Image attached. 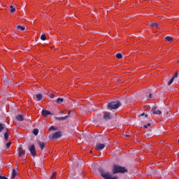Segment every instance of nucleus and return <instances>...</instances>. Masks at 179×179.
<instances>
[{
    "label": "nucleus",
    "instance_id": "nucleus-8",
    "mask_svg": "<svg viewBox=\"0 0 179 179\" xmlns=\"http://www.w3.org/2000/svg\"><path fill=\"white\" fill-rule=\"evenodd\" d=\"M96 150H103L106 148V145L103 143H97L95 145Z\"/></svg>",
    "mask_w": 179,
    "mask_h": 179
},
{
    "label": "nucleus",
    "instance_id": "nucleus-34",
    "mask_svg": "<svg viewBox=\"0 0 179 179\" xmlns=\"http://www.w3.org/2000/svg\"><path fill=\"white\" fill-rule=\"evenodd\" d=\"M0 179H8V178L5 176H0Z\"/></svg>",
    "mask_w": 179,
    "mask_h": 179
},
{
    "label": "nucleus",
    "instance_id": "nucleus-40",
    "mask_svg": "<svg viewBox=\"0 0 179 179\" xmlns=\"http://www.w3.org/2000/svg\"><path fill=\"white\" fill-rule=\"evenodd\" d=\"M178 64H179V59L177 60Z\"/></svg>",
    "mask_w": 179,
    "mask_h": 179
},
{
    "label": "nucleus",
    "instance_id": "nucleus-29",
    "mask_svg": "<svg viewBox=\"0 0 179 179\" xmlns=\"http://www.w3.org/2000/svg\"><path fill=\"white\" fill-rule=\"evenodd\" d=\"M173 79H176V78H178V73H176L173 76H172Z\"/></svg>",
    "mask_w": 179,
    "mask_h": 179
},
{
    "label": "nucleus",
    "instance_id": "nucleus-5",
    "mask_svg": "<svg viewBox=\"0 0 179 179\" xmlns=\"http://www.w3.org/2000/svg\"><path fill=\"white\" fill-rule=\"evenodd\" d=\"M62 133L61 131H57L52 134V137H50L51 141H54V139H58V138H61Z\"/></svg>",
    "mask_w": 179,
    "mask_h": 179
},
{
    "label": "nucleus",
    "instance_id": "nucleus-26",
    "mask_svg": "<svg viewBox=\"0 0 179 179\" xmlns=\"http://www.w3.org/2000/svg\"><path fill=\"white\" fill-rule=\"evenodd\" d=\"M166 40H167V41H169V43H171V41H173V38H171L170 36H166Z\"/></svg>",
    "mask_w": 179,
    "mask_h": 179
},
{
    "label": "nucleus",
    "instance_id": "nucleus-3",
    "mask_svg": "<svg viewBox=\"0 0 179 179\" xmlns=\"http://www.w3.org/2000/svg\"><path fill=\"white\" fill-rule=\"evenodd\" d=\"M120 106H121L120 101H111L108 103V108H110V110H117Z\"/></svg>",
    "mask_w": 179,
    "mask_h": 179
},
{
    "label": "nucleus",
    "instance_id": "nucleus-15",
    "mask_svg": "<svg viewBox=\"0 0 179 179\" xmlns=\"http://www.w3.org/2000/svg\"><path fill=\"white\" fill-rule=\"evenodd\" d=\"M16 120L17 121H24V117H23V115H18L16 116Z\"/></svg>",
    "mask_w": 179,
    "mask_h": 179
},
{
    "label": "nucleus",
    "instance_id": "nucleus-17",
    "mask_svg": "<svg viewBox=\"0 0 179 179\" xmlns=\"http://www.w3.org/2000/svg\"><path fill=\"white\" fill-rule=\"evenodd\" d=\"M17 30H22V31H24L26 30V28L24 27H22L20 25L17 26Z\"/></svg>",
    "mask_w": 179,
    "mask_h": 179
},
{
    "label": "nucleus",
    "instance_id": "nucleus-7",
    "mask_svg": "<svg viewBox=\"0 0 179 179\" xmlns=\"http://www.w3.org/2000/svg\"><path fill=\"white\" fill-rule=\"evenodd\" d=\"M41 114H42V115H43V117H45L46 118L49 115H54V113H52L50 110H48L45 109L42 110Z\"/></svg>",
    "mask_w": 179,
    "mask_h": 179
},
{
    "label": "nucleus",
    "instance_id": "nucleus-25",
    "mask_svg": "<svg viewBox=\"0 0 179 179\" xmlns=\"http://www.w3.org/2000/svg\"><path fill=\"white\" fill-rule=\"evenodd\" d=\"M56 176H57V172H52L50 179H55Z\"/></svg>",
    "mask_w": 179,
    "mask_h": 179
},
{
    "label": "nucleus",
    "instance_id": "nucleus-12",
    "mask_svg": "<svg viewBox=\"0 0 179 179\" xmlns=\"http://www.w3.org/2000/svg\"><path fill=\"white\" fill-rule=\"evenodd\" d=\"M24 152H25L24 150H23L22 147H20L18 150V157H21L22 155H24Z\"/></svg>",
    "mask_w": 179,
    "mask_h": 179
},
{
    "label": "nucleus",
    "instance_id": "nucleus-36",
    "mask_svg": "<svg viewBox=\"0 0 179 179\" xmlns=\"http://www.w3.org/2000/svg\"><path fill=\"white\" fill-rule=\"evenodd\" d=\"M143 115H145V113H141L140 117H143Z\"/></svg>",
    "mask_w": 179,
    "mask_h": 179
},
{
    "label": "nucleus",
    "instance_id": "nucleus-32",
    "mask_svg": "<svg viewBox=\"0 0 179 179\" xmlns=\"http://www.w3.org/2000/svg\"><path fill=\"white\" fill-rule=\"evenodd\" d=\"M148 127H150V123H148L147 124L144 125V128H148Z\"/></svg>",
    "mask_w": 179,
    "mask_h": 179
},
{
    "label": "nucleus",
    "instance_id": "nucleus-20",
    "mask_svg": "<svg viewBox=\"0 0 179 179\" xmlns=\"http://www.w3.org/2000/svg\"><path fill=\"white\" fill-rule=\"evenodd\" d=\"M63 101H64V99H62V98H58L57 99V104H61V103H62Z\"/></svg>",
    "mask_w": 179,
    "mask_h": 179
},
{
    "label": "nucleus",
    "instance_id": "nucleus-16",
    "mask_svg": "<svg viewBox=\"0 0 179 179\" xmlns=\"http://www.w3.org/2000/svg\"><path fill=\"white\" fill-rule=\"evenodd\" d=\"M17 174V172H16V169H13V173L11 176V178H15Z\"/></svg>",
    "mask_w": 179,
    "mask_h": 179
},
{
    "label": "nucleus",
    "instance_id": "nucleus-6",
    "mask_svg": "<svg viewBox=\"0 0 179 179\" xmlns=\"http://www.w3.org/2000/svg\"><path fill=\"white\" fill-rule=\"evenodd\" d=\"M151 113H152V114H156L157 115H162V110L157 109V108L156 106H153L151 108Z\"/></svg>",
    "mask_w": 179,
    "mask_h": 179
},
{
    "label": "nucleus",
    "instance_id": "nucleus-42",
    "mask_svg": "<svg viewBox=\"0 0 179 179\" xmlns=\"http://www.w3.org/2000/svg\"><path fill=\"white\" fill-rule=\"evenodd\" d=\"M145 117H148V115H145Z\"/></svg>",
    "mask_w": 179,
    "mask_h": 179
},
{
    "label": "nucleus",
    "instance_id": "nucleus-30",
    "mask_svg": "<svg viewBox=\"0 0 179 179\" xmlns=\"http://www.w3.org/2000/svg\"><path fill=\"white\" fill-rule=\"evenodd\" d=\"M54 97H55V94H50V99H54Z\"/></svg>",
    "mask_w": 179,
    "mask_h": 179
},
{
    "label": "nucleus",
    "instance_id": "nucleus-2",
    "mask_svg": "<svg viewBox=\"0 0 179 179\" xmlns=\"http://www.w3.org/2000/svg\"><path fill=\"white\" fill-rule=\"evenodd\" d=\"M112 173L113 174H118V173H122L124 174L125 173H128V170L124 166L114 165L112 169Z\"/></svg>",
    "mask_w": 179,
    "mask_h": 179
},
{
    "label": "nucleus",
    "instance_id": "nucleus-33",
    "mask_svg": "<svg viewBox=\"0 0 179 179\" xmlns=\"http://www.w3.org/2000/svg\"><path fill=\"white\" fill-rule=\"evenodd\" d=\"M147 99H152V94H149L148 96H147Z\"/></svg>",
    "mask_w": 179,
    "mask_h": 179
},
{
    "label": "nucleus",
    "instance_id": "nucleus-43",
    "mask_svg": "<svg viewBox=\"0 0 179 179\" xmlns=\"http://www.w3.org/2000/svg\"><path fill=\"white\" fill-rule=\"evenodd\" d=\"M166 114H169V112H166Z\"/></svg>",
    "mask_w": 179,
    "mask_h": 179
},
{
    "label": "nucleus",
    "instance_id": "nucleus-35",
    "mask_svg": "<svg viewBox=\"0 0 179 179\" xmlns=\"http://www.w3.org/2000/svg\"><path fill=\"white\" fill-rule=\"evenodd\" d=\"M4 81H6V82H9V79H8V78H6H6H5Z\"/></svg>",
    "mask_w": 179,
    "mask_h": 179
},
{
    "label": "nucleus",
    "instance_id": "nucleus-41",
    "mask_svg": "<svg viewBox=\"0 0 179 179\" xmlns=\"http://www.w3.org/2000/svg\"><path fill=\"white\" fill-rule=\"evenodd\" d=\"M117 80V82H120V79H117V80Z\"/></svg>",
    "mask_w": 179,
    "mask_h": 179
},
{
    "label": "nucleus",
    "instance_id": "nucleus-19",
    "mask_svg": "<svg viewBox=\"0 0 179 179\" xmlns=\"http://www.w3.org/2000/svg\"><path fill=\"white\" fill-rule=\"evenodd\" d=\"M4 139L6 141H8V139H9V133L8 131H6V133H4Z\"/></svg>",
    "mask_w": 179,
    "mask_h": 179
},
{
    "label": "nucleus",
    "instance_id": "nucleus-21",
    "mask_svg": "<svg viewBox=\"0 0 179 179\" xmlns=\"http://www.w3.org/2000/svg\"><path fill=\"white\" fill-rule=\"evenodd\" d=\"M41 40H42L43 41H45V40H47V36H45V34H42L41 36Z\"/></svg>",
    "mask_w": 179,
    "mask_h": 179
},
{
    "label": "nucleus",
    "instance_id": "nucleus-4",
    "mask_svg": "<svg viewBox=\"0 0 179 179\" xmlns=\"http://www.w3.org/2000/svg\"><path fill=\"white\" fill-rule=\"evenodd\" d=\"M28 149H29L31 156L34 157H36V146L34 144L30 145H29Z\"/></svg>",
    "mask_w": 179,
    "mask_h": 179
},
{
    "label": "nucleus",
    "instance_id": "nucleus-9",
    "mask_svg": "<svg viewBox=\"0 0 179 179\" xmlns=\"http://www.w3.org/2000/svg\"><path fill=\"white\" fill-rule=\"evenodd\" d=\"M38 145L41 150H44V148H45L47 143L44 141H38Z\"/></svg>",
    "mask_w": 179,
    "mask_h": 179
},
{
    "label": "nucleus",
    "instance_id": "nucleus-1",
    "mask_svg": "<svg viewBox=\"0 0 179 179\" xmlns=\"http://www.w3.org/2000/svg\"><path fill=\"white\" fill-rule=\"evenodd\" d=\"M98 171L100 173L101 177H103V178L104 179H118L117 176H113V173L109 171H105L101 168H99Z\"/></svg>",
    "mask_w": 179,
    "mask_h": 179
},
{
    "label": "nucleus",
    "instance_id": "nucleus-28",
    "mask_svg": "<svg viewBox=\"0 0 179 179\" xmlns=\"http://www.w3.org/2000/svg\"><path fill=\"white\" fill-rule=\"evenodd\" d=\"M10 145H12V142H8V143L6 144V148H7V149H9V148H10Z\"/></svg>",
    "mask_w": 179,
    "mask_h": 179
},
{
    "label": "nucleus",
    "instance_id": "nucleus-27",
    "mask_svg": "<svg viewBox=\"0 0 179 179\" xmlns=\"http://www.w3.org/2000/svg\"><path fill=\"white\" fill-rule=\"evenodd\" d=\"M173 82H174V78H172L170 81L168 83V86H170V85H171V83H173Z\"/></svg>",
    "mask_w": 179,
    "mask_h": 179
},
{
    "label": "nucleus",
    "instance_id": "nucleus-37",
    "mask_svg": "<svg viewBox=\"0 0 179 179\" xmlns=\"http://www.w3.org/2000/svg\"><path fill=\"white\" fill-rule=\"evenodd\" d=\"M69 115H69H71V111H69V113H68V115Z\"/></svg>",
    "mask_w": 179,
    "mask_h": 179
},
{
    "label": "nucleus",
    "instance_id": "nucleus-23",
    "mask_svg": "<svg viewBox=\"0 0 179 179\" xmlns=\"http://www.w3.org/2000/svg\"><path fill=\"white\" fill-rule=\"evenodd\" d=\"M5 129V124H0V132H2Z\"/></svg>",
    "mask_w": 179,
    "mask_h": 179
},
{
    "label": "nucleus",
    "instance_id": "nucleus-18",
    "mask_svg": "<svg viewBox=\"0 0 179 179\" xmlns=\"http://www.w3.org/2000/svg\"><path fill=\"white\" fill-rule=\"evenodd\" d=\"M10 12L11 13H13L14 12H16V8H15L13 6H10Z\"/></svg>",
    "mask_w": 179,
    "mask_h": 179
},
{
    "label": "nucleus",
    "instance_id": "nucleus-39",
    "mask_svg": "<svg viewBox=\"0 0 179 179\" xmlns=\"http://www.w3.org/2000/svg\"><path fill=\"white\" fill-rule=\"evenodd\" d=\"M125 136L128 137L129 136V134H125Z\"/></svg>",
    "mask_w": 179,
    "mask_h": 179
},
{
    "label": "nucleus",
    "instance_id": "nucleus-24",
    "mask_svg": "<svg viewBox=\"0 0 179 179\" xmlns=\"http://www.w3.org/2000/svg\"><path fill=\"white\" fill-rule=\"evenodd\" d=\"M116 58H117V59H121L122 58V55L121 53H117L116 55Z\"/></svg>",
    "mask_w": 179,
    "mask_h": 179
},
{
    "label": "nucleus",
    "instance_id": "nucleus-38",
    "mask_svg": "<svg viewBox=\"0 0 179 179\" xmlns=\"http://www.w3.org/2000/svg\"><path fill=\"white\" fill-rule=\"evenodd\" d=\"M60 114H64V111L63 110L60 111Z\"/></svg>",
    "mask_w": 179,
    "mask_h": 179
},
{
    "label": "nucleus",
    "instance_id": "nucleus-44",
    "mask_svg": "<svg viewBox=\"0 0 179 179\" xmlns=\"http://www.w3.org/2000/svg\"><path fill=\"white\" fill-rule=\"evenodd\" d=\"M92 151L91 150V151H90V153H92Z\"/></svg>",
    "mask_w": 179,
    "mask_h": 179
},
{
    "label": "nucleus",
    "instance_id": "nucleus-11",
    "mask_svg": "<svg viewBox=\"0 0 179 179\" xmlns=\"http://www.w3.org/2000/svg\"><path fill=\"white\" fill-rule=\"evenodd\" d=\"M111 118V114H110L109 113H105V115H103V119L107 121L108 120H110Z\"/></svg>",
    "mask_w": 179,
    "mask_h": 179
},
{
    "label": "nucleus",
    "instance_id": "nucleus-22",
    "mask_svg": "<svg viewBox=\"0 0 179 179\" xmlns=\"http://www.w3.org/2000/svg\"><path fill=\"white\" fill-rule=\"evenodd\" d=\"M32 132H33L34 135H35V136H37V135H38V129H34Z\"/></svg>",
    "mask_w": 179,
    "mask_h": 179
},
{
    "label": "nucleus",
    "instance_id": "nucleus-31",
    "mask_svg": "<svg viewBox=\"0 0 179 179\" xmlns=\"http://www.w3.org/2000/svg\"><path fill=\"white\" fill-rule=\"evenodd\" d=\"M49 130L50 131H55V127H54V126H52V127H50Z\"/></svg>",
    "mask_w": 179,
    "mask_h": 179
},
{
    "label": "nucleus",
    "instance_id": "nucleus-14",
    "mask_svg": "<svg viewBox=\"0 0 179 179\" xmlns=\"http://www.w3.org/2000/svg\"><path fill=\"white\" fill-rule=\"evenodd\" d=\"M150 26L151 27H157V29H160V27H159V24H157V22L150 23Z\"/></svg>",
    "mask_w": 179,
    "mask_h": 179
},
{
    "label": "nucleus",
    "instance_id": "nucleus-13",
    "mask_svg": "<svg viewBox=\"0 0 179 179\" xmlns=\"http://www.w3.org/2000/svg\"><path fill=\"white\" fill-rule=\"evenodd\" d=\"M35 97L38 101H41V100H43V94H36Z\"/></svg>",
    "mask_w": 179,
    "mask_h": 179
},
{
    "label": "nucleus",
    "instance_id": "nucleus-10",
    "mask_svg": "<svg viewBox=\"0 0 179 179\" xmlns=\"http://www.w3.org/2000/svg\"><path fill=\"white\" fill-rule=\"evenodd\" d=\"M69 115H66L64 117H55V119L57 121H66V118H68Z\"/></svg>",
    "mask_w": 179,
    "mask_h": 179
}]
</instances>
